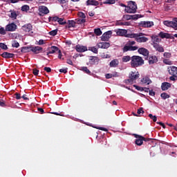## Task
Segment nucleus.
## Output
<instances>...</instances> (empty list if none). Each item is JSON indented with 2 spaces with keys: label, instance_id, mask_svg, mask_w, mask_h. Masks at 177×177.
Masks as SVG:
<instances>
[{
  "label": "nucleus",
  "instance_id": "nucleus-1",
  "mask_svg": "<svg viewBox=\"0 0 177 177\" xmlns=\"http://www.w3.org/2000/svg\"><path fill=\"white\" fill-rule=\"evenodd\" d=\"M145 64V60L140 56L134 55L131 57V66L133 68L136 67H140V66H143Z\"/></svg>",
  "mask_w": 177,
  "mask_h": 177
},
{
  "label": "nucleus",
  "instance_id": "nucleus-2",
  "mask_svg": "<svg viewBox=\"0 0 177 177\" xmlns=\"http://www.w3.org/2000/svg\"><path fill=\"white\" fill-rule=\"evenodd\" d=\"M138 10V5L136 2L133 1H130L127 3V6L124 9V11L127 13H136V10Z\"/></svg>",
  "mask_w": 177,
  "mask_h": 177
},
{
  "label": "nucleus",
  "instance_id": "nucleus-3",
  "mask_svg": "<svg viewBox=\"0 0 177 177\" xmlns=\"http://www.w3.org/2000/svg\"><path fill=\"white\" fill-rule=\"evenodd\" d=\"M163 24L167 27H170L174 28V30H177V18H175L173 21H164Z\"/></svg>",
  "mask_w": 177,
  "mask_h": 177
},
{
  "label": "nucleus",
  "instance_id": "nucleus-4",
  "mask_svg": "<svg viewBox=\"0 0 177 177\" xmlns=\"http://www.w3.org/2000/svg\"><path fill=\"white\" fill-rule=\"evenodd\" d=\"M138 53H140V55H142V56L145 57V60H147V59H149V55L150 53V52L149 51V50H147V48H140L138 50Z\"/></svg>",
  "mask_w": 177,
  "mask_h": 177
},
{
  "label": "nucleus",
  "instance_id": "nucleus-5",
  "mask_svg": "<svg viewBox=\"0 0 177 177\" xmlns=\"http://www.w3.org/2000/svg\"><path fill=\"white\" fill-rule=\"evenodd\" d=\"M142 17V15H123V19L124 20H138V19H140Z\"/></svg>",
  "mask_w": 177,
  "mask_h": 177
},
{
  "label": "nucleus",
  "instance_id": "nucleus-6",
  "mask_svg": "<svg viewBox=\"0 0 177 177\" xmlns=\"http://www.w3.org/2000/svg\"><path fill=\"white\" fill-rule=\"evenodd\" d=\"M167 71L169 75H173L177 78V67L175 66H168Z\"/></svg>",
  "mask_w": 177,
  "mask_h": 177
},
{
  "label": "nucleus",
  "instance_id": "nucleus-7",
  "mask_svg": "<svg viewBox=\"0 0 177 177\" xmlns=\"http://www.w3.org/2000/svg\"><path fill=\"white\" fill-rule=\"evenodd\" d=\"M139 26L140 27H143L144 28H149L150 27H153V26H154V22L142 21L139 23Z\"/></svg>",
  "mask_w": 177,
  "mask_h": 177
},
{
  "label": "nucleus",
  "instance_id": "nucleus-8",
  "mask_svg": "<svg viewBox=\"0 0 177 177\" xmlns=\"http://www.w3.org/2000/svg\"><path fill=\"white\" fill-rule=\"evenodd\" d=\"M139 77H140L139 72H131V74L129 75V79L128 80V81L129 82H133V81H136V80H138Z\"/></svg>",
  "mask_w": 177,
  "mask_h": 177
},
{
  "label": "nucleus",
  "instance_id": "nucleus-9",
  "mask_svg": "<svg viewBox=\"0 0 177 177\" xmlns=\"http://www.w3.org/2000/svg\"><path fill=\"white\" fill-rule=\"evenodd\" d=\"M99 62H100V59L99 57L96 56H90L88 59V63L91 65L99 64Z\"/></svg>",
  "mask_w": 177,
  "mask_h": 177
},
{
  "label": "nucleus",
  "instance_id": "nucleus-10",
  "mask_svg": "<svg viewBox=\"0 0 177 177\" xmlns=\"http://www.w3.org/2000/svg\"><path fill=\"white\" fill-rule=\"evenodd\" d=\"M140 35V36L137 37L136 39V41L139 42L140 44L142 42H147V41H149V38L144 37L143 35H145L142 32H138V35Z\"/></svg>",
  "mask_w": 177,
  "mask_h": 177
},
{
  "label": "nucleus",
  "instance_id": "nucleus-11",
  "mask_svg": "<svg viewBox=\"0 0 177 177\" xmlns=\"http://www.w3.org/2000/svg\"><path fill=\"white\" fill-rule=\"evenodd\" d=\"M16 30H17V25L15 23L9 24L6 26V31L13 32L16 31Z\"/></svg>",
  "mask_w": 177,
  "mask_h": 177
},
{
  "label": "nucleus",
  "instance_id": "nucleus-12",
  "mask_svg": "<svg viewBox=\"0 0 177 177\" xmlns=\"http://www.w3.org/2000/svg\"><path fill=\"white\" fill-rule=\"evenodd\" d=\"M112 34H113V32L111 30H109L104 32L101 37V40L109 41V39H110V38L111 37Z\"/></svg>",
  "mask_w": 177,
  "mask_h": 177
},
{
  "label": "nucleus",
  "instance_id": "nucleus-13",
  "mask_svg": "<svg viewBox=\"0 0 177 177\" xmlns=\"http://www.w3.org/2000/svg\"><path fill=\"white\" fill-rule=\"evenodd\" d=\"M39 12L41 13L40 16H44L49 13V9H48V7L45 6H41L39 7Z\"/></svg>",
  "mask_w": 177,
  "mask_h": 177
},
{
  "label": "nucleus",
  "instance_id": "nucleus-14",
  "mask_svg": "<svg viewBox=\"0 0 177 177\" xmlns=\"http://www.w3.org/2000/svg\"><path fill=\"white\" fill-rule=\"evenodd\" d=\"M134 136L136 138L135 141L136 145H137V146H142L143 145V139H145L143 138V136L138 134H135Z\"/></svg>",
  "mask_w": 177,
  "mask_h": 177
},
{
  "label": "nucleus",
  "instance_id": "nucleus-15",
  "mask_svg": "<svg viewBox=\"0 0 177 177\" xmlns=\"http://www.w3.org/2000/svg\"><path fill=\"white\" fill-rule=\"evenodd\" d=\"M158 35L162 39L166 38L167 39H174V36H172V35H171L169 33H167V32H160L158 34Z\"/></svg>",
  "mask_w": 177,
  "mask_h": 177
},
{
  "label": "nucleus",
  "instance_id": "nucleus-16",
  "mask_svg": "<svg viewBox=\"0 0 177 177\" xmlns=\"http://www.w3.org/2000/svg\"><path fill=\"white\" fill-rule=\"evenodd\" d=\"M99 49H109L110 48V43L109 42H100L97 44Z\"/></svg>",
  "mask_w": 177,
  "mask_h": 177
},
{
  "label": "nucleus",
  "instance_id": "nucleus-17",
  "mask_svg": "<svg viewBox=\"0 0 177 177\" xmlns=\"http://www.w3.org/2000/svg\"><path fill=\"white\" fill-rule=\"evenodd\" d=\"M21 30L25 31V32H30V31H32V25L31 24H26L21 27Z\"/></svg>",
  "mask_w": 177,
  "mask_h": 177
},
{
  "label": "nucleus",
  "instance_id": "nucleus-18",
  "mask_svg": "<svg viewBox=\"0 0 177 177\" xmlns=\"http://www.w3.org/2000/svg\"><path fill=\"white\" fill-rule=\"evenodd\" d=\"M75 49H76L77 52H79L80 53L86 52V50H88V48L86 46H81L80 44H78L75 46Z\"/></svg>",
  "mask_w": 177,
  "mask_h": 177
},
{
  "label": "nucleus",
  "instance_id": "nucleus-19",
  "mask_svg": "<svg viewBox=\"0 0 177 177\" xmlns=\"http://www.w3.org/2000/svg\"><path fill=\"white\" fill-rule=\"evenodd\" d=\"M1 56L4 59H13V57H15V54L8 53V52H4L1 55Z\"/></svg>",
  "mask_w": 177,
  "mask_h": 177
},
{
  "label": "nucleus",
  "instance_id": "nucleus-20",
  "mask_svg": "<svg viewBox=\"0 0 177 177\" xmlns=\"http://www.w3.org/2000/svg\"><path fill=\"white\" fill-rule=\"evenodd\" d=\"M152 46H153L154 49L160 53H162V52H164V47H162L160 43L153 44Z\"/></svg>",
  "mask_w": 177,
  "mask_h": 177
},
{
  "label": "nucleus",
  "instance_id": "nucleus-21",
  "mask_svg": "<svg viewBox=\"0 0 177 177\" xmlns=\"http://www.w3.org/2000/svg\"><path fill=\"white\" fill-rule=\"evenodd\" d=\"M151 45H155L161 42V39L158 36H151Z\"/></svg>",
  "mask_w": 177,
  "mask_h": 177
},
{
  "label": "nucleus",
  "instance_id": "nucleus-22",
  "mask_svg": "<svg viewBox=\"0 0 177 177\" xmlns=\"http://www.w3.org/2000/svg\"><path fill=\"white\" fill-rule=\"evenodd\" d=\"M127 32H128V31L125 29H118L116 31V34L119 37H125V35H127Z\"/></svg>",
  "mask_w": 177,
  "mask_h": 177
},
{
  "label": "nucleus",
  "instance_id": "nucleus-23",
  "mask_svg": "<svg viewBox=\"0 0 177 177\" xmlns=\"http://www.w3.org/2000/svg\"><path fill=\"white\" fill-rule=\"evenodd\" d=\"M66 28H71L73 27H75V24H77V21H74L73 20H68L66 22Z\"/></svg>",
  "mask_w": 177,
  "mask_h": 177
},
{
  "label": "nucleus",
  "instance_id": "nucleus-24",
  "mask_svg": "<svg viewBox=\"0 0 177 177\" xmlns=\"http://www.w3.org/2000/svg\"><path fill=\"white\" fill-rule=\"evenodd\" d=\"M59 50H60L59 49V48L56 47L55 46H53L50 47L49 52L47 53V56L55 53V52H59Z\"/></svg>",
  "mask_w": 177,
  "mask_h": 177
},
{
  "label": "nucleus",
  "instance_id": "nucleus-25",
  "mask_svg": "<svg viewBox=\"0 0 177 177\" xmlns=\"http://www.w3.org/2000/svg\"><path fill=\"white\" fill-rule=\"evenodd\" d=\"M158 62V58L156 55H152L149 57V64H154Z\"/></svg>",
  "mask_w": 177,
  "mask_h": 177
},
{
  "label": "nucleus",
  "instance_id": "nucleus-26",
  "mask_svg": "<svg viewBox=\"0 0 177 177\" xmlns=\"http://www.w3.org/2000/svg\"><path fill=\"white\" fill-rule=\"evenodd\" d=\"M43 50L42 47H39L38 46H33V48H32V52L35 53V55H38V53H41Z\"/></svg>",
  "mask_w": 177,
  "mask_h": 177
},
{
  "label": "nucleus",
  "instance_id": "nucleus-27",
  "mask_svg": "<svg viewBox=\"0 0 177 177\" xmlns=\"http://www.w3.org/2000/svg\"><path fill=\"white\" fill-rule=\"evenodd\" d=\"M171 88V84L168 82H163L161 85L162 91H168Z\"/></svg>",
  "mask_w": 177,
  "mask_h": 177
},
{
  "label": "nucleus",
  "instance_id": "nucleus-28",
  "mask_svg": "<svg viewBox=\"0 0 177 177\" xmlns=\"http://www.w3.org/2000/svg\"><path fill=\"white\" fill-rule=\"evenodd\" d=\"M141 82L145 85H150V84H151V80H150L149 77H145L141 80Z\"/></svg>",
  "mask_w": 177,
  "mask_h": 177
},
{
  "label": "nucleus",
  "instance_id": "nucleus-29",
  "mask_svg": "<svg viewBox=\"0 0 177 177\" xmlns=\"http://www.w3.org/2000/svg\"><path fill=\"white\" fill-rule=\"evenodd\" d=\"M127 38H134L135 40L138 39V37H140V35H138V33H131V34H128L125 35Z\"/></svg>",
  "mask_w": 177,
  "mask_h": 177
},
{
  "label": "nucleus",
  "instance_id": "nucleus-30",
  "mask_svg": "<svg viewBox=\"0 0 177 177\" xmlns=\"http://www.w3.org/2000/svg\"><path fill=\"white\" fill-rule=\"evenodd\" d=\"M86 5H87V6H89V5H91L93 6H97V5H99V1H87Z\"/></svg>",
  "mask_w": 177,
  "mask_h": 177
},
{
  "label": "nucleus",
  "instance_id": "nucleus-31",
  "mask_svg": "<svg viewBox=\"0 0 177 177\" xmlns=\"http://www.w3.org/2000/svg\"><path fill=\"white\" fill-rule=\"evenodd\" d=\"M118 59H113L110 62L109 66L110 67H117V66H118Z\"/></svg>",
  "mask_w": 177,
  "mask_h": 177
},
{
  "label": "nucleus",
  "instance_id": "nucleus-32",
  "mask_svg": "<svg viewBox=\"0 0 177 177\" xmlns=\"http://www.w3.org/2000/svg\"><path fill=\"white\" fill-rule=\"evenodd\" d=\"M88 50H91V52H93V53H95V55H97V53H99V50L95 46L88 47Z\"/></svg>",
  "mask_w": 177,
  "mask_h": 177
},
{
  "label": "nucleus",
  "instance_id": "nucleus-33",
  "mask_svg": "<svg viewBox=\"0 0 177 177\" xmlns=\"http://www.w3.org/2000/svg\"><path fill=\"white\" fill-rule=\"evenodd\" d=\"M132 58L129 55L124 56L122 59L123 63H128Z\"/></svg>",
  "mask_w": 177,
  "mask_h": 177
},
{
  "label": "nucleus",
  "instance_id": "nucleus-34",
  "mask_svg": "<svg viewBox=\"0 0 177 177\" xmlns=\"http://www.w3.org/2000/svg\"><path fill=\"white\" fill-rule=\"evenodd\" d=\"M82 71H84V73H86V74H88V75H91V73L89 69H88V67L86 66H83L81 68Z\"/></svg>",
  "mask_w": 177,
  "mask_h": 177
},
{
  "label": "nucleus",
  "instance_id": "nucleus-35",
  "mask_svg": "<svg viewBox=\"0 0 177 177\" xmlns=\"http://www.w3.org/2000/svg\"><path fill=\"white\" fill-rule=\"evenodd\" d=\"M57 23L61 26H64V24H67V22L64 21V19L58 17Z\"/></svg>",
  "mask_w": 177,
  "mask_h": 177
},
{
  "label": "nucleus",
  "instance_id": "nucleus-36",
  "mask_svg": "<svg viewBox=\"0 0 177 177\" xmlns=\"http://www.w3.org/2000/svg\"><path fill=\"white\" fill-rule=\"evenodd\" d=\"M160 97H162V99H163V100H165L166 99H169L170 97L169 95L167 93H161Z\"/></svg>",
  "mask_w": 177,
  "mask_h": 177
},
{
  "label": "nucleus",
  "instance_id": "nucleus-37",
  "mask_svg": "<svg viewBox=\"0 0 177 177\" xmlns=\"http://www.w3.org/2000/svg\"><path fill=\"white\" fill-rule=\"evenodd\" d=\"M163 63H164V64H167L168 66H172V64H174L172 61L169 60V59H164Z\"/></svg>",
  "mask_w": 177,
  "mask_h": 177
},
{
  "label": "nucleus",
  "instance_id": "nucleus-38",
  "mask_svg": "<svg viewBox=\"0 0 177 177\" xmlns=\"http://www.w3.org/2000/svg\"><path fill=\"white\" fill-rule=\"evenodd\" d=\"M9 16L12 20H16L17 19V14L15 11L12 12Z\"/></svg>",
  "mask_w": 177,
  "mask_h": 177
},
{
  "label": "nucleus",
  "instance_id": "nucleus-39",
  "mask_svg": "<svg viewBox=\"0 0 177 177\" xmlns=\"http://www.w3.org/2000/svg\"><path fill=\"white\" fill-rule=\"evenodd\" d=\"M86 21V20L85 19V18L76 19V24H84V23H85Z\"/></svg>",
  "mask_w": 177,
  "mask_h": 177
},
{
  "label": "nucleus",
  "instance_id": "nucleus-40",
  "mask_svg": "<svg viewBox=\"0 0 177 177\" xmlns=\"http://www.w3.org/2000/svg\"><path fill=\"white\" fill-rule=\"evenodd\" d=\"M94 32H95V35H97V37L102 35V30H100V28L95 29Z\"/></svg>",
  "mask_w": 177,
  "mask_h": 177
},
{
  "label": "nucleus",
  "instance_id": "nucleus-41",
  "mask_svg": "<svg viewBox=\"0 0 177 177\" xmlns=\"http://www.w3.org/2000/svg\"><path fill=\"white\" fill-rule=\"evenodd\" d=\"M57 31H59L58 29H55L53 30H51L48 32L49 35H51L52 37H55V35H57Z\"/></svg>",
  "mask_w": 177,
  "mask_h": 177
},
{
  "label": "nucleus",
  "instance_id": "nucleus-42",
  "mask_svg": "<svg viewBox=\"0 0 177 177\" xmlns=\"http://www.w3.org/2000/svg\"><path fill=\"white\" fill-rule=\"evenodd\" d=\"M22 12H28V10H30V6L25 5L21 7Z\"/></svg>",
  "mask_w": 177,
  "mask_h": 177
},
{
  "label": "nucleus",
  "instance_id": "nucleus-43",
  "mask_svg": "<svg viewBox=\"0 0 177 177\" xmlns=\"http://www.w3.org/2000/svg\"><path fill=\"white\" fill-rule=\"evenodd\" d=\"M149 118H151V120H153V122H157V116L153 115V114L150 113V114H149Z\"/></svg>",
  "mask_w": 177,
  "mask_h": 177
},
{
  "label": "nucleus",
  "instance_id": "nucleus-44",
  "mask_svg": "<svg viewBox=\"0 0 177 177\" xmlns=\"http://www.w3.org/2000/svg\"><path fill=\"white\" fill-rule=\"evenodd\" d=\"M6 29L5 28L1 27L0 28V34L1 35H6Z\"/></svg>",
  "mask_w": 177,
  "mask_h": 177
},
{
  "label": "nucleus",
  "instance_id": "nucleus-45",
  "mask_svg": "<svg viewBox=\"0 0 177 177\" xmlns=\"http://www.w3.org/2000/svg\"><path fill=\"white\" fill-rule=\"evenodd\" d=\"M0 48L3 50H8V46L3 43H0Z\"/></svg>",
  "mask_w": 177,
  "mask_h": 177
},
{
  "label": "nucleus",
  "instance_id": "nucleus-46",
  "mask_svg": "<svg viewBox=\"0 0 177 177\" xmlns=\"http://www.w3.org/2000/svg\"><path fill=\"white\" fill-rule=\"evenodd\" d=\"M12 48H19L20 46V44L17 42V41H14L13 43L12 44Z\"/></svg>",
  "mask_w": 177,
  "mask_h": 177
},
{
  "label": "nucleus",
  "instance_id": "nucleus-47",
  "mask_svg": "<svg viewBox=\"0 0 177 177\" xmlns=\"http://www.w3.org/2000/svg\"><path fill=\"white\" fill-rule=\"evenodd\" d=\"M134 88H136V89L137 91H140V92H143L145 91L144 88L143 87H140L138 85H133Z\"/></svg>",
  "mask_w": 177,
  "mask_h": 177
},
{
  "label": "nucleus",
  "instance_id": "nucleus-48",
  "mask_svg": "<svg viewBox=\"0 0 177 177\" xmlns=\"http://www.w3.org/2000/svg\"><path fill=\"white\" fill-rule=\"evenodd\" d=\"M15 99H17V100H20V99H21V95L19 93H15Z\"/></svg>",
  "mask_w": 177,
  "mask_h": 177
},
{
  "label": "nucleus",
  "instance_id": "nucleus-49",
  "mask_svg": "<svg viewBox=\"0 0 177 177\" xmlns=\"http://www.w3.org/2000/svg\"><path fill=\"white\" fill-rule=\"evenodd\" d=\"M129 51V44H127L124 46L123 48V52L125 53V52H128Z\"/></svg>",
  "mask_w": 177,
  "mask_h": 177
},
{
  "label": "nucleus",
  "instance_id": "nucleus-50",
  "mask_svg": "<svg viewBox=\"0 0 177 177\" xmlns=\"http://www.w3.org/2000/svg\"><path fill=\"white\" fill-rule=\"evenodd\" d=\"M139 49V47L138 46H129V50H138Z\"/></svg>",
  "mask_w": 177,
  "mask_h": 177
},
{
  "label": "nucleus",
  "instance_id": "nucleus-51",
  "mask_svg": "<svg viewBox=\"0 0 177 177\" xmlns=\"http://www.w3.org/2000/svg\"><path fill=\"white\" fill-rule=\"evenodd\" d=\"M164 57H166V59H171V53H165L163 54Z\"/></svg>",
  "mask_w": 177,
  "mask_h": 177
},
{
  "label": "nucleus",
  "instance_id": "nucleus-52",
  "mask_svg": "<svg viewBox=\"0 0 177 177\" xmlns=\"http://www.w3.org/2000/svg\"><path fill=\"white\" fill-rule=\"evenodd\" d=\"M144 113L145 111H143V108H140L137 111V114H138L139 115H140V114H144Z\"/></svg>",
  "mask_w": 177,
  "mask_h": 177
},
{
  "label": "nucleus",
  "instance_id": "nucleus-53",
  "mask_svg": "<svg viewBox=\"0 0 177 177\" xmlns=\"http://www.w3.org/2000/svg\"><path fill=\"white\" fill-rule=\"evenodd\" d=\"M103 3L108 4V5H113V3H115V1H104Z\"/></svg>",
  "mask_w": 177,
  "mask_h": 177
},
{
  "label": "nucleus",
  "instance_id": "nucleus-54",
  "mask_svg": "<svg viewBox=\"0 0 177 177\" xmlns=\"http://www.w3.org/2000/svg\"><path fill=\"white\" fill-rule=\"evenodd\" d=\"M78 16H79V17H81L82 19H85L86 17L85 14L84 12H80L78 13Z\"/></svg>",
  "mask_w": 177,
  "mask_h": 177
},
{
  "label": "nucleus",
  "instance_id": "nucleus-55",
  "mask_svg": "<svg viewBox=\"0 0 177 177\" xmlns=\"http://www.w3.org/2000/svg\"><path fill=\"white\" fill-rule=\"evenodd\" d=\"M21 52H24V53H28V46L23 47L21 49Z\"/></svg>",
  "mask_w": 177,
  "mask_h": 177
},
{
  "label": "nucleus",
  "instance_id": "nucleus-56",
  "mask_svg": "<svg viewBox=\"0 0 177 177\" xmlns=\"http://www.w3.org/2000/svg\"><path fill=\"white\" fill-rule=\"evenodd\" d=\"M32 73H33L34 75H38V74L39 73V70H38L37 68H33Z\"/></svg>",
  "mask_w": 177,
  "mask_h": 177
},
{
  "label": "nucleus",
  "instance_id": "nucleus-57",
  "mask_svg": "<svg viewBox=\"0 0 177 177\" xmlns=\"http://www.w3.org/2000/svg\"><path fill=\"white\" fill-rule=\"evenodd\" d=\"M67 70H68V68H67L59 69V73H64V74H67Z\"/></svg>",
  "mask_w": 177,
  "mask_h": 177
},
{
  "label": "nucleus",
  "instance_id": "nucleus-58",
  "mask_svg": "<svg viewBox=\"0 0 177 177\" xmlns=\"http://www.w3.org/2000/svg\"><path fill=\"white\" fill-rule=\"evenodd\" d=\"M105 77L106 80H110V78H113V74L108 73L105 75Z\"/></svg>",
  "mask_w": 177,
  "mask_h": 177
},
{
  "label": "nucleus",
  "instance_id": "nucleus-59",
  "mask_svg": "<svg viewBox=\"0 0 177 177\" xmlns=\"http://www.w3.org/2000/svg\"><path fill=\"white\" fill-rule=\"evenodd\" d=\"M135 44H136V42L135 41H129L127 43V45L132 46L133 45H135Z\"/></svg>",
  "mask_w": 177,
  "mask_h": 177
},
{
  "label": "nucleus",
  "instance_id": "nucleus-60",
  "mask_svg": "<svg viewBox=\"0 0 177 177\" xmlns=\"http://www.w3.org/2000/svg\"><path fill=\"white\" fill-rule=\"evenodd\" d=\"M58 53H59V55H58V59H60L61 60H64V58H62V50H59L58 51Z\"/></svg>",
  "mask_w": 177,
  "mask_h": 177
},
{
  "label": "nucleus",
  "instance_id": "nucleus-61",
  "mask_svg": "<svg viewBox=\"0 0 177 177\" xmlns=\"http://www.w3.org/2000/svg\"><path fill=\"white\" fill-rule=\"evenodd\" d=\"M97 128V129H100V131H104V132H107V129H106V128H104V127H96Z\"/></svg>",
  "mask_w": 177,
  "mask_h": 177
},
{
  "label": "nucleus",
  "instance_id": "nucleus-62",
  "mask_svg": "<svg viewBox=\"0 0 177 177\" xmlns=\"http://www.w3.org/2000/svg\"><path fill=\"white\" fill-rule=\"evenodd\" d=\"M44 71H46V73H50V71H52V68L50 67H44Z\"/></svg>",
  "mask_w": 177,
  "mask_h": 177
},
{
  "label": "nucleus",
  "instance_id": "nucleus-63",
  "mask_svg": "<svg viewBox=\"0 0 177 177\" xmlns=\"http://www.w3.org/2000/svg\"><path fill=\"white\" fill-rule=\"evenodd\" d=\"M0 106L6 107V104L5 103V101H0Z\"/></svg>",
  "mask_w": 177,
  "mask_h": 177
},
{
  "label": "nucleus",
  "instance_id": "nucleus-64",
  "mask_svg": "<svg viewBox=\"0 0 177 177\" xmlns=\"http://www.w3.org/2000/svg\"><path fill=\"white\" fill-rule=\"evenodd\" d=\"M59 20V17L55 16V17H53L52 18V21H58Z\"/></svg>",
  "mask_w": 177,
  "mask_h": 177
}]
</instances>
